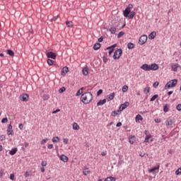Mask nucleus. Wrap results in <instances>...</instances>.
<instances>
[{
	"label": "nucleus",
	"mask_w": 181,
	"mask_h": 181,
	"mask_svg": "<svg viewBox=\"0 0 181 181\" xmlns=\"http://www.w3.org/2000/svg\"><path fill=\"white\" fill-rule=\"evenodd\" d=\"M122 125V123L121 122H119L118 123H117L116 127H121Z\"/></svg>",
	"instance_id": "obj_63"
},
{
	"label": "nucleus",
	"mask_w": 181,
	"mask_h": 181,
	"mask_svg": "<svg viewBox=\"0 0 181 181\" xmlns=\"http://www.w3.org/2000/svg\"><path fill=\"white\" fill-rule=\"evenodd\" d=\"M177 84V79H173L168 81L165 85V89L168 90V88H172L173 87H176V85Z\"/></svg>",
	"instance_id": "obj_4"
},
{
	"label": "nucleus",
	"mask_w": 181,
	"mask_h": 181,
	"mask_svg": "<svg viewBox=\"0 0 181 181\" xmlns=\"http://www.w3.org/2000/svg\"><path fill=\"white\" fill-rule=\"evenodd\" d=\"M82 73L83 76H88V68L85 67L82 69Z\"/></svg>",
	"instance_id": "obj_23"
},
{
	"label": "nucleus",
	"mask_w": 181,
	"mask_h": 181,
	"mask_svg": "<svg viewBox=\"0 0 181 181\" xmlns=\"http://www.w3.org/2000/svg\"><path fill=\"white\" fill-rule=\"evenodd\" d=\"M81 101L83 104H90L93 101V94L90 92L83 93L81 96Z\"/></svg>",
	"instance_id": "obj_3"
},
{
	"label": "nucleus",
	"mask_w": 181,
	"mask_h": 181,
	"mask_svg": "<svg viewBox=\"0 0 181 181\" xmlns=\"http://www.w3.org/2000/svg\"><path fill=\"white\" fill-rule=\"evenodd\" d=\"M10 179L11 180H15V174H11Z\"/></svg>",
	"instance_id": "obj_53"
},
{
	"label": "nucleus",
	"mask_w": 181,
	"mask_h": 181,
	"mask_svg": "<svg viewBox=\"0 0 181 181\" xmlns=\"http://www.w3.org/2000/svg\"><path fill=\"white\" fill-rule=\"evenodd\" d=\"M103 93V90L100 89L99 90H98L97 92V95H101V93Z\"/></svg>",
	"instance_id": "obj_55"
},
{
	"label": "nucleus",
	"mask_w": 181,
	"mask_h": 181,
	"mask_svg": "<svg viewBox=\"0 0 181 181\" xmlns=\"http://www.w3.org/2000/svg\"><path fill=\"white\" fill-rule=\"evenodd\" d=\"M153 170V172H155V170H158V169H159V165L157 167H154L153 168H151Z\"/></svg>",
	"instance_id": "obj_60"
},
{
	"label": "nucleus",
	"mask_w": 181,
	"mask_h": 181,
	"mask_svg": "<svg viewBox=\"0 0 181 181\" xmlns=\"http://www.w3.org/2000/svg\"><path fill=\"white\" fill-rule=\"evenodd\" d=\"M18 152V148H13L10 151L9 153L11 155V156H13Z\"/></svg>",
	"instance_id": "obj_18"
},
{
	"label": "nucleus",
	"mask_w": 181,
	"mask_h": 181,
	"mask_svg": "<svg viewBox=\"0 0 181 181\" xmlns=\"http://www.w3.org/2000/svg\"><path fill=\"white\" fill-rule=\"evenodd\" d=\"M47 64H49V66H53L54 62H53V60L48 59L47 61Z\"/></svg>",
	"instance_id": "obj_41"
},
{
	"label": "nucleus",
	"mask_w": 181,
	"mask_h": 181,
	"mask_svg": "<svg viewBox=\"0 0 181 181\" xmlns=\"http://www.w3.org/2000/svg\"><path fill=\"white\" fill-rule=\"evenodd\" d=\"M49 98H50V96L47 94H45L42 96V99L44 100V101H47V100H49Z\"/></svg>",
	"instance_id": "obj_35"
},
{
	"label": "nucleus",
	"mask_w": 181,
	"mask_h": 181,
	"mask_svg": "<svg viewBox=\"0 0 181 181\" xmlns=\"http://www.w3.org/2000/svg\"><path fill=\"white\" fill-rule=\"evenodd\" d=\"M127 107H129V102H125L124 104H122L119 106V110H117V112H121L122 111H124V110H125V108H127Z\"/></svg>",
	"instance_id": "obj_6"
},
{
	"label": "nucleus",
	"mask_w": 181,
	"mask_h": 181,
	"mask_svg": "<svg viewBox=\"0 0 181 181\" xmlns=\"http://www.w3.org/2000/svg\"><path fill=\"white\" fill-rule=\"evenodd\" d=\"M7 54L9 56H15V53L11 49H7Z\"/></svg>",
	"instance_id": "obj_34"
},
{
	"label": "nucleus",
	"mask_w": 181,
	"mask_h": 181,
	"mask_svg": "<svg viewBox=\"0 0 181 181\" xmlns=\"http://www.w3.org/2000/svg\"><path fill=\"white\" fill-rule=\"evenodd\" d=\"M115 47H117V44H115L110 47H108L107 48H106V50H110V49H114Z\"/></svg>",
	"instance_id": "obj_45"
},
{
	"label": "nucleus",
	"mask_w": 181,
	"mask_h": 181,
	"mask_svg": "<svg viewBox=\"0 0 181 181\" xmlns=\"http://www.w3.org/2000/svg\"><path fill=\"white\" fill-rule=\"evenodd\" d=\"M136 122H138L139 121H142V119H144V118L142 117V116L141 115H137L136 116Z\"/></svg>",
	"instance_id": "obj_27"
},
{
	"label": "nucleus",
	"mask_w": 181,
	"mask_h": 181,
	"mask_svg": "<svg viewBox=\"0 0 181 181\" xmlns=\"http://www.w3.org/2000/svg\"><path fill=\"white\" fill-rule=\"evenodd\" d=\"M113 52H114V49H109V54H112Z\"/></svg>",
	"instance_id": "obj_64"
},
{
	"label": "nucleus",
	"mask_w": 181,
	"mask_h": 181,
	"mask_svg": "<svg viewBox=\"0 0 181 181\" xmlns=\"http://www.w3.org/2000/svg\"><path fill=\"white\" fill-rule=\"evenodd\" d=\"M121 56H122V49H118L114 52L113 59L115 60H118Z\"/></svg>",
	"instance_id": "obj_5"
},
{
	"label": "nucleus",
	"mask_w": 181,
	"mask_h": 181,
	"mask_svg": "<svg viewBox=\"0 0 181 181\" xmlns=\"http://www.w3.org/2000/svg\"><path fill=\"white\" fill-rule=\"evenodd\" d=\"M103 60L104 63H107V62H108V59H107V57H103Z\"/></svg>",
	"instance_id": "obj_61"
},
{
	"label": "nucleus",
	"mask_w": 181,
	"mask_h": 181,
	"mask_svg": "<svg viewBox=\"0 0 181 181\" xmlns=\"http://www.w3.org/2000/svg\"><path fill=\"white\" fill-rule=\"evenodd\" d=\"M48 149H53V144H49L47 146Z\"/></svg>",
	"instance_id": "obj_62"
},
{
	"label": "nucleus",
	"mask_w": 181,
	"mask_h": 181,
	"mask_svg": "<svg viewBox=\"0 0 181 181\" xmlns=\"http://www.w3.org/2000/svg\"><path fill=\"white\" fill-rule=\"evenodd\" d=\"M7 135H13V130H12V124H9L7 129Z\"/></svg>",
	"instance_id": "obj_13"
},
{
	"label": "nucleus",
	"mask_w": 181,
	"mask_h": 181,
	"mask_svg": "<svg viewBox=\"0 0 181 181\" xmlns=\"http://www.w3.org/2000/svg\"><path fill=\"white\" fill-rule=\"evenodd\" d=\"M158 97H159V95L156 94L152 96V98L150 99V101H155V100H156V98H158Z\"/></svg>",
	"instance_id": "obj_38"
},
{
	"label": "nucleus",
	"mask_w": 181,
	"mask_h": 181,
	"mask_svg": "<svg viewBox=\"0 0 181 181\" xmlns=\"http://www.w3.org/2000/svg\"><path fill=\"white\" fill-rule=\"evenodd\" d=\"M52 141L54 144L56 143V142H59L60 141V138H59V136H55V137L52 138Z\"/></svg>",
	"instance_id": "obj_28"
},
{
	"label": "nucleus",
	"mask_w": 181,
	"mask_h": 181,
	"mask_svg": "<svg viewBox=\"0 0 181 181\" xmlns=\"http://www.w3.org/2000/svg\"><path fill=\"white\" fill-rule=\"evenodd\" d=\"M2 124H6L8 122V117H4L1 119Z\"/></svg>",
	"instance_id": "obj_47"
},
{
	"label": "nucleus",
	"mask_w": 181,
	"mask_h": 181,
	"mask_svg": "<svg viewBox=\"0 0 181 181\" xmlns=\"http://www.w3.org/2000/svg\"><path fill=\"white\" fill-rule=\"evenodd\" d=\"M46 165H47V162L42 160L41 163V166H42L43 168H45V166H46Z\"/></svg>",
	"instance_id": "obj_49"
},
{
	"label": "nucleus",
	"mask_w": 181,
	"mask_h": 181,
	"mask_svg": "<svg viewBox=\"0 0 181 181\" xmlns=\"http://www.w3.org/2000/svg\"><path fill=\"white\" fill-rule=\"evenodd\" d=\"M5 139H6L5 135L0 136V141H5Z\"/></svg>",
	"instance_id": "obj_51"
},
{
	"label": "nucleus",
	"mask_w": 181,
	"mask_h": 181,
	"mask_svg": "<svg viewBox=\"0 0 181 181\" xmlns=\"http://www.w3.org/2000/svg\"><path fill=\"white\" fill-rule=\"evenodd\" d=\"M129 144H131V145L134 144V143L135 142V136H132L129 137Z\"/></svg>",
	"instance_id": "obj_21"
},
{
	"label": "nucleus",
	"mask_w": 181,
	"mask_h": 181,
	"mask_svg": "<svg viewBox=\"0 0 181 181\" xmlns=\"http://www.w3.org/2000/svg\"><path fill=\"white\" fill-rule=\"evenodd\" d=\"M149 91H151V88L150 87H146L144 89V94H148V93H149Z\"/></svg>",
	"instance_id": "obj_36"
},
{
	"label": "nucleus",
	"mask_w": 181,
	"mask_h": 181,
	"mask_svg": "<svg viewBox=\"0 0 181 181\" xmlns=\"http://www.w3.org/2000/svg\"><path fill=\"white\" fill-rule=\"evenodd\" d=\"M147 40H148V36L142 35L141 37H140L139 40V44H140L141 45H145Z\"/></svg>",
	"instance_id": "obj_7"
},
{
	"label": "nucleus",
	"mask_w": 181,
	"mask_h": 181,
	"mask_svg": "<svg viewBox=\"0 0 181 181\" xmlns=\"http://www.w3.org/2000/svg\"><path fill=\"white\" fill-rule=\"evenodd\" d=\"M134 8V6L130 4H129L125 10L123 11V15L124 18H128L129 19H134V16H135V11H131V9Z\"/></svg>",
	"instance_id": "obj_1"
},
{
	"label": "nucleus",
	"mask_w": 181,
	"mask_h": 181,
	"mask_svg": "<svg viewBox=\"0 0 181 181\" xmlns=\"http://www.w3.org/2000/svg\"><path fill=\"white\" fill-rule=\"evenodd\" d=\"M57 112H60V109H57L52 112V114H57Z\"/></svg>",
	"instance_id": "obj_56"
},
{
	"label": "nucleus",
	"mask_w": 181,
	"mask_h": 181,
	"mask_svg": "<svg viewBox=\"0 0 181 181\" xmlns=\"http://www.w3.org/2000/svg\"><path fill=\"white\" fill-rule=\"evenodd\" d=\"M167 127H172L173 124H175V122H173V119H168L165 122Z\"/></svg>",
	"instance_id": "obj_12"
},
{
	"label": "nucleus",
	"mask_w": 181,
	"mask_h": 181,
	"mask_svg": "<svg viewBox=\"0 0 181 181\" xmlns=\"http://www.w3.org/2000/svg\"><path fill=\"white\" fill-rule=\"evenodd\" d=\"M73 129H74L75 131H78V129H80V126H78L77 123H74Z\"/></svg>",
	"instance_id": "obj_26"
},
{
	"label": "nucleus",
	"mask_w": 181,
	"mask_h": 181,
	"mask_svg": "<svg viewBox=\"0 0 181 181\" xmlns=\"http://www.w3.org/2000/svg\"><path fill=\"white\" fill-rule=\"evenodd\" d=\"M140 69H142L144 71H150V66L148 64H144Z\"/></svg>",
	"instance_id": "obj_11"
},
{
	"label": "nucleus",
	"mask_w": 181,
	"mask_h": 181,
	"mask_svg": "<svg viewBox=\"0 0 181 181\" xmlns=\"http://www.w3.org/2000/svg\"><path fill=\"white\" fill-rule=\"evenodd\" d=\"M66 25L68 28H73V23L71 21H66Z\"/></svg>",
	"instance_id": "obj_39"
},
{
	"label": "nucleus",
	"mask_w": 181,
	"mask_h": 181,
	"mask_svg": "<svg viewBox=\"0 0 181 181\" xmlns=\"http://www.w3.org/2000/svg\"><path fill=\"white\" fill-rule=\"evenodd\" d=\"M19 99L23 102L29 101V95L28 93H23L19 96Z\"/></svg>",
	"instance_id": "obj_8"
},
{
	"label": "nucleus",
	"mask_w": 181,
	"mask_h": 181,
	"mask_svg": "<svg viewBox=\"0 0 181 181\" xmlns=\"http://www.w3.org/2000/svg\"><path fill=\"white\" fill-rule=\"evenodd\" d=\"M169 108H170V105H169L168 104H165L163 106V111H164V112H169Z\"/></svg>",
	"instance_id": "obj_20"
},
{
	"label": "nucleus",
	"mask_w": 181,
	"mask_h": 181,
	"mask_svg": "<svg viewBox=\"0 0 181 181\" xmlns=\"http://www.w3.org/2000/svg\"><path fill=\"white\" fill-rule=\"evenodd\" d=\"M124 35H125V33L121 31L117 34V37L118 39H119V37H122V36H124Z\"/></svg>",
	"instance_id": "obj_42"
},
{
	"label": "nucleus",
	"mask_w": 181,
	"mask_h": 181,
	"mask_svg": "<svg viewBox=\"0 0 181 181\" xmlns=\"http://www.w3.org/2000/svg\"><path fill=\"white\" fill-rule=\"evenodd\" d=\"M47 57H48V59H53L54 60V59H56L57 55L56 53L52 52H48L47 53Z\"/></svg>",
	"instance_id": "obj_9"
},
{
	"label": "nucleus",
	"mask_w": 181,
	"mask_h": 181,
	"mask_svg": "<svg viewBox=\"0 0 181 181\" xmlns=\"http://www.w3.org/2000/svg\"><path fill=\"white\" fill-rule=\"evenodd\" d=\"M81 94H83V88H81L76 92V96L78 97V95H81Z\"/></svg>",
	"instance_id": "obj_31"
},
{
	"label": "nucleus",
	"mask_w": 181,
	"mask_h": 181,
	"mask_svg": "<svg viewBox=\"0 0 181 181\" xmlns=\"http://www.w3.org/2000/svg\"><path fill=\"white\" fill-rule=\"evenodd\" d=\"M109 32H110V33L112 35H115V33L117 32V28L115 27H111L110 29H109Z\"/></svg>",
	"instance_id": "obj_19"
},
{
	"label": "nucleus",
	"mask_w": 181,
	"mask_h": 181,
	"mask_svg": "<svg viewBox=\"0 0 181 181\" xmlns=\"http://www.w3.org/2000/svg\"><path fill=\"white\" fill-rule=\"evenodd\" d=\"M114 97H115V93H112L111 94L107 95L108 101H111V100H114Z\"/></svg>",
	"instance_id": "obj_22"
},
{
	"label": "nucleus",
	"mask_w": 181,
	"mask_h": 181,
	"mask_svg": "<svg viewBox=\"0 0 181 181\" xmlns=\"http://www.w3.org/2000/svg\"><path fill=\"white\" fill-rule=\"evenodd\" d=\"M100 47H101V44L97 42L93 45V49L94 50H98V49H100Z\"/></svg>",
	"instance_id": "obj_24"
},
{
	"label": "nucleus",
	"mask_w": 181,
	"mask_h": 181,
	"mask_svg": "<svg viewBox=\"0 0 181 181\" xmlns=\"http://www.w3.org/2000/svg\"><path fill=\"white\" fill-rule=\"evenodd\" d=\"M120 112H118V110L117 111H113L112 112V117H117V115H118V114H119Z\"/></svg>",
	"instance_id": "obj_40"
},
{
	"label": "nucleus",
	"mask_w": 181,
	"mask_h": 181,
	"mask_svg": "<svg viewBox=\"0 0 181 181\" xmlns=\"http://www.w3.org/2000/svg\"><path fill=\"white\" fill-rule=\"evenodd\" d=\"M158 86H159V82H158V81L154 82L153 84V87H154V88H156V87H158Z\"/></svg>",
	"instance_id": "obj_50"
},
{
	"label": "nucleus",
	"mask_w": 181,
	"mask_h": 181,
	"mask_svg": "<svg viewBox=\"0 0 181 181\" xmlns=\"http://www.w3.org/2000/svg\"><path fill=\"white\" fill-rule=\"evenodd\" d=\"M105 181H115V177H107Z\"/></svg>",
	"instance_id": "obj_37"
},
{
	"label": "nucleus",
	"mask_w": 181,
	"mask_h": 181,
	"mask_svg": "<svg viewBox=\"0 0 181 181\" xmlns=\"http://www.w3.org/2000/svg\"><path fill=\"white\" fill-rule=\"evenodd\" d=\"M66 73H69V68L65 66L61 71V74H62V76H64L66 74Z\"/></svg>",
	"instance_id": "obj_15"
},
{
	"label": "nucleus",
	"mask_w": 181,
	"mask_h": 181,
	"mask_svg": "<svg viewBox=\"0 0 181 181\" xmlns=\"http://www.w3.org/2000/svg\"><path fill=\"white\" fill-rule=\"evenodd\" d=\"M156 37V32L153 31L148 35V39H155Z\"/></svg>",
	"instance_id": "obj_17"
},
{
	"label": "nucleus",
	"mask_w": 181,
	"mask_h": 181,
	"mask_svg": "<svg viewBox=\"0 0 181 181\" xmlns=\"http://www.w3.org/2000/svg\"><path fill=\"white\" fill-rule=\"evenodd\" d=\"M4 175H5V173H4V170L1 169L0 170V179H1V177H2V176H4Z\"/></svg>",
	"instance_id": "obj_54"
},
{
	"label": "nucleus",
	"mask_w": 181,
	"mask_h": 181,
	"mask_svg": "<svg viewBox=\"0 0 181 181\" xmlns=\"http://www.w3.org/2000/svg\"><path fill=\"white\" fill-rule=\"evenodd\" d=\"M103 40H104V38L103 37H100V38H98V42H99V43H101Z\"/></svg>",
	"instance_id": "obj_59"
},
{
	"label": "nucleus",
	"mask_w": 181,
	"mask_h": 181,
	"mask_svg": "<svg viewBox=\"0 0 181 181\" xmlns=\"http://www.w3.org/2000/svg\"><path fill=\"white\" fill-rule=\"evenodd\" d=\"M64 144H69V139H63Z\"/></svg>",
	"instance_id": "obj_57"
},
{
	"label": "nucleus",
	"mask_w": 181,
	"mask_h": 181,
	"mask_svg": "<svg viewBox=\"0 0 181 181\" xmlns=\"http://www.w3.org/2000/svg\"><path fill=\"white\" fill-rule=\"evenodd\" d=\"M48 139H44L41 141V145H45L46 142H47Z\"/></svg>",
	"instance_id": "obj_48"
},
{
	"label": "nucleus",
	"mask_w": 181,
	"mask_h": 181,
	"mask_svg": "<svg viewBox=\"0 0 181 181\" xmlns=\"http://www.w3.org/2000/svg\"><path fill=\"white\" fill-rule=\"evenodd\" d=\"M134 8V6L130 4H129L125 10L123 11V15L124 18H128L129 19H134V16H135V11H131V9Z\"/></svg>",
	"instance_id": "obj_2"
},
{
	"label": "nucleus",
	"mask_w": 181,
	"mask_h": 181,
	"mask_svg": "<svg viewBox=\"0 0 181 181\" xmlns=\"http://www.w3.org/2000/svg\"><path fill=\"white\" fill-rule=\"evenodd\" d=\"M127 47L128 49H134V47H135V45L132 42H129L127 45Z\"/></svg>",
	"instance_id": "obj_32"
},
{
	"label": "nucleus",
	"mask_w": 181,
	"mask_h": 181,
	"mask_svg": "<svg viewBox=\"0 0 181 181\" xmlns=\"http://www.w3.org/2000/svg\"><path fill=\"white\" fill-rule=\"evenodd\" d=\"M176 110H177V111H181V104H178L176 106Z\"/></svg>",
	"instance_id": "obj_52"
},
{
	"label": "nucleus",
	"mask_w": 181,
	"mask_h": 181,
	"mask_svg": "<svg viewBox=\"0 0 181 181\" xmlns=\"http://www.w3.org/2000/svg\"><path fill=\"white\" fill-rule=\"evenodd\" d=\"M64 91H66V88H64V87H62V88H59V93H64Z\"/></svg>",
	"instance_id": "obj_46"
},
{
	"label": "nucleus",
	"mask_w": 181,
	"mask_h": 181,
	"mask_svg": "<svg viewBox=\"0 0 181 181\" xmlns=\"http://www.w3.org/2000/svg\"><path fill=\"white\" fill-rule=\"evenodd\" d=\"M179 67V64H173L171 66L172 69L173 71H177V68Z\"/></svg>",
	"instance_id": "obj_25"
},
{
	"label": "nucleus",
	"mask_w": 181,
	"mask_h": 181,
	"mask_svg": "<svg viewBox=\"0 0 181 181\" xmlns=\"http://www.w3.org/2000/svg\"><path fill=\"white\" fill-rule=\"evenodd\" d=\"M122 90L123 93H127V91H128V86H124L122 87Z\"/></svg>",
	"instance_id": "obj_43"
},
{
	"label": "nucleus",
	"mask_w": 181,
	"mask_h": 181,
	"mask_svg": "<svg viewBox=\"0 0 181 181\" xmlns=\"http://www.w3.org/2000/svg\"><path fill=\"white\" fill-rule=\"evenodd\" d=\"M18 128H19V129H21V131H22V129H23V124H20L18 125Z\"/></svg>",
	"instance_id": "obj_58"
},
{
	"label": "nucleus",
	"mask_w": 181,
	"mask_h": 181,
	"mask_svg": "<svg viewBox=\"0 0 181 181\" xmlns=\"http://www.w3.org/2000/svg\"><path fill=\"white\" fill-rule=\"evenodd\" d=\"M60 160H62V162H69V157L65 156L64 154H62L60 156Z\"/></svg>",
	"instance_id": "obj_14"
},
{
	"label": "nucleus",
	"mask_w": 181,
	"mask_h": 181,
	"mask_svg": "<svg viewBox=\"0 0 181 181\" xmlns=\"http://www.w3.org/2000/svg\"><path fill=\"white\" fill-rule=\"evenodd\" d=\"M175 175L177 176H179V175H181V168H178L176 171H175Z\"/></svg>",
	"instance_id": "obj_44"
},
{
	"label": "nucleus",
	"mask_w": 181,
	"mask_h": 181,
	"mask_svg": "<svg viewBox=\"0 0 181 181\" xmlns=\"http://www.w3.org/2000/svg\"><path fill=\"white\" fill-rule=\"evenodd\" d=\"M123 163H124V160L121 159V157H119L117 163V166H122Z\"/></svg>",
	"instance_id": "obj_33"
},
{
	"label": "nucleus",
	"mask_w": 181,
	"mask_h": 181,
	"mask_svg": "<svg viewBox=\"0 0 181 181\" xmlns=\"http://www.w3.org/2000/svg\"><path fill=\"white\" fill-rule=\"evenodd\" d=\"M83 173L84 176H87L88 173H90V170H88V168H86L83 170Z\"/></svg>",
	"instance_id": "obj_29"
},
{
	"label": "nucleus",
	"mask_w": 181,
	"mask_h": 181,
	"mask_svg": "<svg viewBox=\"0 0 181 181\" xmlns=\"http://www.w3.org/2000/svg\"><path fill=\"white\" fill-rule=\"evenodd\" d=\"M151 138H152V136L151 134L146 135L145 137L144 142H146V143L149 142V139H151Z\"/></svg>",
	"instance_id": "obj_30"
},
{
	"label": "nucleus",
	"mask_w": 181,
	"mask_h": 181,
	"mask_svg": "<svg viewBox=\"0 0 181 181\" xmlns=\"http://www.w3.org/2000/svg\"><path fill=\"white\" fill-rule=\"evenodd\" d=\"M150 67V71L151 70H153V71L158 70L159 69V65L157 64H151L149 65Z\"/></svg>",
	"instance_id": "obj_10"
},
{
	"label": "nucleus",
	"mask_w": 181,
	"mask_h": 181,
	"mask_svg": "<svg viewBox=\"0 0 181 181\" xmlns=\"http://www.w3.org/2000/svg\"><path fill=\"white\" fill-rule=\"evenodd\" d=\"M105 103H107V99L100 100L99 102H98L97 107L104 105V104H105Z\"/></svg>",
	"instance_id": "obj_16"
}]
</instances>
